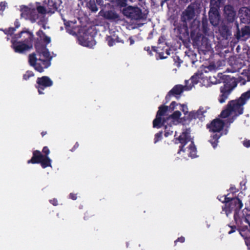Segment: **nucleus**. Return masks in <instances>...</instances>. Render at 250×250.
Masks as SVG:
<instances>
[{
	"label": "nucleus",
	"mask_w": 250,
	"mask_h": 250,
	"mask_svg": "<svg viewBox=\"0 0 250 250\" xmlns=\"http://www.w3.org/2000/svg\"><path fill=\"white\" fill-rule=\"evenodd\" d=\"M106 41L107 42V44L109 46H113L115 43V40L111 36H107L106 38Z\"/></svg>",
	"instance_id": "nucleus-42"
},
{
	"label": "nucleus",
	"mask_w": 250,
	"mask_h": 250,
	"mask_svg": "<svg viewBox=\"0 0 250 250\" xmlns=\"http://www.w3.org/2000/svg\"><path fill=\"white\" fill-rule=\"evenodd\" d=\"M173 59L175 65L178 67H179L181 64L183 62V61L178 56H176Z\"/></svg>",
	"instance_id": "nucleus-46"
},
{
	"label": "nucleus",
	"mask_w": 250,
	"mask_h": 250,
	"mask_svg": "<svg viewBox=\"0 0 250 250\" xmlns=\"http://www.w3.org/2000/svg\"><path fill=\"white\" fill-rule=\"evenodd\" d=\"M63 20L66 31L70 34L73 35L75 34V29L76 28L75 24L76 23V21H67L65 19H63Z\"/></svg>",
	"instance_id": "nucleus-27"
},
{
	"label": "nucleus",
	"mask_w": 250,
	"mask_h": 250,
	"mask_svg": "<svg viewBox=\"0 0 250 250\" xmlns=\"http://www.w3.org/2000/svg\"><path fill=\"white\" fill-rule=\"evenodd\" d=\"M34 76V73L31 71H27L23 76V79L28 80L30 78Z\"/></svg>",
	"instance_id": "nucleus-43"
},
{
	"label": "nucleus",
	"mask_w": 250,
	"mask_h": 250,
	"mask_svg": "<svg viewBox=\"0 0 250 250\" xmlns=\"http://www.w3.org/2000/svg\"><path fill=\"white\" fill-rule=\"evenodd\" d=\"M228 226L230 228V230L228 231L229 234L235 232L237 230L238 231V227L236 224L235 225H228Z\"/></svg>",
	"instance_id": "nucleus-45"
},
{
	"label": "nucleus",
	"mask_w": 250,
	"mask_h": 250,
	"mask_svg": "<svg viewBox=\"0 0 250 250\" xmlns=\"http://www.w3.org/2000/svg\"><path fill=\"white\" fill-rule=\"evenodd\" d=\"M222 136V133L219 134H215L213 135H211L210 137V139L209 140V142L211 144L212 147L215 148L217 146L218 143L219 142L218 140Z\"/></svg>",
	"instance_id": "nucleus-29"
},
{
	"label": "nucleus",
	"mask_w": 250,
	"mask_h": 250,
	"mask_svg": "<svg viewBox=\"0 0 250 250\" xmlns=\"http://www.w3.org/2000/svg\"><path fill=\"white\" fill-rule=\"evenodd\" d=\"M62 3L61 0H48L46 5L47 13H54L58 11Z\"/></svg>",
	"instance_id": "nucleus-21"
},
{
	"label": "nucleus",
	"mask_w": 250,
	"mask_h": 250,
	"mask_svg": "<svg viewBox=\"0 0 250 250\" xmlns=\"http://www.w3.org/2000/svg\"><path fill=\"white\" fill-rule=\"evenodd\" d=\"M177 105H179V104H177L175 101L172 102L170 104V105L168 106L169 110H170L171 111L174 110Z\"/></svg>",
	"instance_id": "nucleus-50"
},
{
	"label": "nucleus",
	"mask_w": 250,
	"mask_h": 250,
	"mask_svg": "<svg viewBox=\"0 0 250 250\" xmlns=\"http://www.w3.org/2000/svg\"><path fill=\"white\" fill-rule=\"evenodd\" d=\"M0 30L2 31L5 35L11 36L15 32V28L9 27L5 29H0Z\"/></svg>",
	"instance_id": "nucleus-40"
},
{
	"label": "nucleus",
	"mask_w": 250,
	"mask_h": 250,
	"mask_svg": "<svg viewBox=\"0 0 250 250\" xmlns=\"http://www.w3.org/2000/svg\"><path fill=\"white\" fill-rule=\"evenodd\" d=\"M16 39H18L22 38L21 41L32 49L34 45L35 37L32 32L29 29L24 28L22 31L15 34Z\"/></svg>",
	"instance_id": "nucleus-8"
},
{
	"label": "nucleus",
	"mask_w": 250,
	"mask_h": 250,
	"mask_svg": "<svg viewBox=\"0 0 250 250\" xmlns=\"http://www.w3.org/2000/svg\"><path fill=\"white\" fill-rule=\"evenodd\" d=\"M47 22L44 18L41 19L38 22V25L41 26L45 30L47 28H49V27H47L46 24Z\"/></svg>",
	"instance_id": "nucleus-41"
},
{
	"label": "nucleus",
	"mask_w": 250,
	"mask_h": 250,
	"mask_svg": "<svg viewBox=\"0 0 250 250\" xmlns=\"http://www.w3.org/2000/svg\"><path fill=\"white\" fill-rule=\"evenodd\" d=\"M185 241V238L183 236H181L180 237H178L175 241L174 244L175 245L177 244V243L179 242L180 243H184Z\"/></svg>",
	"instance_id": "nucleus-53"
},
{
	"label": "nucleus",
	"mask_w": 250,
	"mask_h": 250,
	"mask_svg": "<svg viewBox=\"0 0 250 250\" xmlns=\"http://www.w3.org/2000/svg\"><path fill=\"white\" fill-rule=\"evenodd\" d=\"M37 85L36 88L38 89L39 94H43V91L45 88L53 85V82L48 76H44L42 77H38L36 81Z\"/></svg>",
	"instance_id": "nucleus-10"
},
{
	"label": "nucleus",
	"mask_w": 250,
	"mask_h": 250,
	"mask_svg": "<svg viewBox=\"0 0 250 250\" xmlns=\"http://www.w3.org/2000/svg\"><path fill=\"white\" fill-rule=\"evenodd\" d=\"M237 82L234 81L231 83H225L223 85L220 86V94L218 98V101L220 104L225 102L234 88L237 86Z\"/></svg>",
	"instance_id": "nucleus-6"
},
{
	"label": "nucleus",
	"mask_w": 250,
	"mask_h": 250,
	"mask_svg": "<svg viewBox=\"0 0 250 250\" xmlns=\"http://www.w3.org/2000/svg\"><path fill=\"white\" fill-rule=\"evenodd\" d=\"M188 151H189V154L188 156L192 158H195L196 155V148L194 144V143L193 141H191V144L189 145V146L188 147Z\"/></svg>",
	"instance_id": "nucleus-32"
},
{
	"label": "nucleus",
	"mask_w": 250,
	"mask_h": 250,
	"mask_svg": "<svg viewBox=\"0 0 250 250\" xmlns=\"http://www.w3.org/2000/svg\"><path fill=\"white\" fill-rule=\"evenodd\" d=\"M86 6L91 12L95 13L98 10V8L94 0H90L87 2Z\"/></svg>",
	"instance_id": "nucleus-35"
},
{
	"label": "nucleus",
	"mask_w": 250,
	"mask_h": 250,
	"mask_svg": "<svg viewBox=\"0 0 250 250\" xmlns=\"http://www.w3.org/2000/svg\"><path fill=\"white\" fill-rule=\"evenodd\" d=\"M12 47L16 53L23 54L31 50L27 45L24 44L21 41H17L15 35L11 41Z\"/></svg>",
	"instance_id": "nucleus-14"
},
{
	"label": "nucleus",
	"mask_w": 250,
	"mask_h": 250,
	"mask_svg": "<svg viewBox=\"0 0 250 250\" xmlns=\"http://www.w3.org/2000/svg\"><path fill=\"white\" fill-rule=\"evenodd\" d=\"M250 226V221L238 227L239 234L244 239L245 243L249 250H250V230L249 229Z\"/></svg>",
	"instance_id": "nucleus-11"
},
{
	"label": "nucleus",
	"mask_w": 250,
	"mask_h": 250,
	"mask_svg": "<svg viewBox=\"0 0 250 250\" xmlns=\"http://www.w3.org/2000/svg\"><path fill=\"white\" fill-rule=\"evenodd\" d=\"M69 198L73 200H76L77 199V194L74 193H70L69 195Z\"/></svg>",
	"instance_id": "nucleus-54"
},
{
	"label": "nucleus",
	"mask_w": 250,
	"mask_h": 250,
	"mask_svg": "<svg viewBox=\"0 0 250 250\" xmlns=\"http://www.w3.org/2000/svg\"><path fill=\"white\" fill-rule=\"evenodd\" d=\"M36 5H34V8L36 9L37 13L41 14L42 15L45 14L47 13V8L40 5V3L39 2H36Z\"/></svg>",
	"instance_id": "nucleus-33"
},
{
	"label": "nucleus",
	"mask_w": 250,
	"mask_h": 250,
	"mask_svg": "<svg viewBox=\"0 0 250 250\" xmlns=\"http://www.w3.org/2000/svg\"><path fill=\"white\" fill-rule=\"evenodd\" d=\"M15 27H13V28H15V31L17 28H18L20 26V23L18 19H16L14 22Z\"/></svg>",
	"instance_id": "nucleus-57"
},
{
	"label": "nucleus",
	"mask_w": 250,
	"mask_h": 250,
	"mask_svg": "<svg viewBox=\"0 0 250 250\" xmlns=\"http://www.w3.org/2000/svg\"><path fill=\"white\" fill-rule=\"evenodd\" d=\"M229 191L232 193H235L238 191V189H237L234 186L231 185L229 188Z\"/></svg>",
	"instance_id": "nucleus-56"
},
{
	"label": "nucleus",
	"mask_w": 250,
	"mask_h": 250,
	"mask_svg": "<svg viewBox=\"0 0 250 250\" xmlns=\"http://www.w3.org/2000/svg\"><path fill=\"white\" fill-rule=\"evenodd\" d=\"M181 116L180 111L177 110L174 111L171 115L167 117V122L171 119L178 120Z\"/></svg>",
	"instance_id": "nucleus-39"
},
{
	"label": "nucleus",
	"mask_w": 250,
	"mask_h": 250,
	"mask_svg": "<svg viewBox=\"0 0 250 250\" xmlns=\"http://www.w3.org/2000/svg\"><path fill=\"white\" fill-rule=\"evenodd\" d=\"M117 4L121 7H125L126 6V0H116Z\"/></svg>",
	"instance_id": "nucleus-48"
},
{
	"label": "nucleus",
	"mask_w": 250,
	"mask_h": 250,
	"mask_svg": "<svg viewBox=\"0 0 250 250\" xmlns=\"http://www.w3.org/2000/svg\"><path fill=\"white\" fill-rule=\"evenodd\" d=\"M49 202L55 206H56L58 205V200L56 198H53L51 200H50Z\"/></svg>",
	"instance_id": "nucleus-55"
},
{
	"label": "nucleus",
	"mask_w": 250,
	"mask_h": 250,
	"mask_svg": "<svg viewBox=\"0 0 250 250\" xmlns=\"http://www.w3.org/2000/svg\"><path fill=\"white\" fill-rule=\"evenodd\" d=\"M191 81V83L189 85H188V87H189L188 89L191 88L192 86H193L195 84H196L198 83L199 81V75L198 73H195L193 76H191L189 81Z\"/></svg>",
	"instance_id": "nucleus-36"
},
{
	"label": "nucleus",
	"mask_w": 250,
	"mask_h": 250,
	"mask_svg": "<svg viewBox=\"0 0 250 250\" xmlns=\"http://www.w3.org/2000/svg\"><path fill=\"white\" fill-rule=\"evenodd\" d=\"M172 124H173V123H171V122L168 124L167 122V123L163 125V126H164L165 127V131L164 135L166 137H167L168 136L172 134L173 132V131L171 129Z\"/></svg>",
	"instance_id": "nucleus-34"
},
{
	"label": "nucleus",
	"mask_w": 250,
	"mask_h": 250,
	"mask_svg": "<svg viewBox=\"0 0 250 250\" xmlns=\"http://www.w3.org/2000/svg\"><path fill=\"white\" fill-rule=\"evenodd\" d=\"M208 17L210 22L212 25L216 26L219 24L221 18L219 10L209 9Z\"/></svg>",
	"instance_id": "nucleus-22"
},
{
	"label": "nucleus",
	"mask_w": 250,
	"mask_h": 250,
	"mask_svg": "<svg viewBox=\"0 0 250 250\" xmlns=\"http://www.w3.org/2000/svg\"><path fill=\"white\" fill-rule=\"evenodd\" d=\"M168 110L169 107L167 105H161L158 107L156 118L153 121V127L154 128H159L163 126V125L167 123V117L162 118V117L166 115Z\"/></svg>",
	"instance_id": "nucleus-7"
},
{
	"label": "nucleus",
	"mask_w": 250,
	"mask_h": 250,
	"mask_svg": "<svg viewBox=\"0 0 250 250\" xmlns=\"http://www.w3.org/2000/svg\"><path fill=\"white\" fill-rule=\"evenodd\" d=\"M79 146V144L78 142H76L72 149H70V151L72 152L74 151L77 148H78Z\"/></svg>",
	"instance_id": "nucleus-59"
},
{
	"label": "nucleus",
	"mask_w": 250,
	"mask_h": 250,
	"mask_svg": "<svg viewBox=\"0 0 250 250\" xmlns=\"http://www.w3.org/2000/svg\"><path fill=\"white\" fill-rule=\"evenodd\" d=\"M231 26L229 23L221 24L219 27V33L223 40H228L231 38Z\"/></svg>",
	"instance_id": "nucleus-18"
},
{
	"label": "nucleus",
	"mask_w": 250,
	"mask_h": 250,
	"mask_svg": "<svg viewBox=\"0 0 250 250\" xmlns=\"http://www.w3.org/2000/svg\"><path fill=\"white\" fill-rule=\"evenodd\" d=\"M243 145L246 147H250V140H246L243 141Z\"/></svg>",
	"instance_id": "nucleus-58"
},
{
	"label": "nucleus",
	"mask_w": 250,
	"mask_h": 250,
	"mask_svg": "<svg viewBox=\"0 0 250 250\" xmlns=\"http://www.w3.org/2000/svg\"><path fill=\"white\" fill-rule=\"evenodd\" d=\"M203 51L207 52L210 50L211 48V44L208 39L204 36L200 42L199 45H197Z\"/></svg>",
	"instance_id": "nucleus-25"
},
{
	"label": "nucleus",
	"mask_w": 250,
	"mask_h": 250,
	"mask_svg": "<svg viewBox=\"0 0 250 250\" xmlns=\"http://www.w3.org/2000/svg\"><path fill=\"white\" fill-rule=\"evenodd\" d=\"M250 99V90L242 93L241 96L235 100L229 101L226 105V108L223 110L220 114L222 118H226L233 113L234 115L229 118L226 122L230 125L232 123L238 116L242 114L244 112V105L247 101Z\"/></svg>",
	"instance_id": "nucleus-3"
},
{
	"label": "nucleus",
	"mask_w": 250,
	"mask_h": 250,
	"mask_svg": "<svg viewBox=\"0 0 250 250\" xmlns=\"http://www.w3.org/2000/svg\"><path fill=\"white\" fill-rule=\"evenodd\" d=\"M198 112L197 111H192L188 113L187 119L189 121H191L192 120H195L197 119H199V116L198 115Z\"/></svg>",
	"instance_id": "nucleus-38"
},
{
	"label": "nucleus",
	"mask_w": 250,
	"mask_h": 250,
	"mask_svg": "<svg viewBox=\"0 0 250 250\" xmlns=\"http://www.w3.org/2000/svg\"><path fill=\"white\" fill-rule=\"evenodd\" d=\"M229 195L223 196L224 200L222 201L225 203V205L222 206V210L225 211L227 216L234 211L233 219L238 227L250 222V215L246 212H244V210H241L243 207L242 200L237 197H229Z\"/></svg>",
	"instance_id": "nucleus-2"
},
{
	"label": "nucleus",
	"mask_w": 250,
	"mask_h": 250,
	"mask_svg": "<svg viewBox=\"0 0 250 250\" xmlns=\"http://www.w3.org/2000/svg\"><path fill=\"white\" fill-rule=\"evenodd\" d=\"M51 159L48 156H44L40 164L43 168H45L49 167H51Z\"/></svg>",
	"instance_id": "nucleus-31"
},
{
	"label": "nucleus",
	"mask_w": 250,
	"mask_h": 250,
	"mask_svg": "<svg viewBox=\"0 0 250 250\" xmlns=\"http://www.w3.org/2000/svg\"><path fill=\"white\" fill-rule=\"evenodd\" d=\"M162 131H159L155 135V137L154 139V143L155 144L157 143L158 141L161 140V139H162Z\"/></svg>",
	"instance_id": "nucleus-44"
},
{
	"label": "nucleus",
	"mask_w": 250,
	"mask_h": 250,
	"mask_svg": "<svg viewBox=\"0 0 250 250\" xmlns=\"http://www.w3.org/2000/svg\"><path fill=\"white\" fill-rule=\"evenodd\" d=\"M224 16L228 23H232L236 18V12L232 6L225 5L224 9Z\"/></svg>",
	"instance_id": "nucleus-20"
},
{
	"label": "nucleus",
	"mask_w": 250,
	"mask_h": 250,
	"mask_svg": "<svg viewBox=\"0 0 250 250\" xmlns=\"http://www.w3.org/2000/svg\"><path fill=\"white\" fill-rule=\"evenodd\" d=\"M196 7V3L192 2L182 12L181 20L183 23L187 24L188 21H189L194 19L195 16Z\"/></svg>",
	"instance_id": "nucleus-9"
},
{
	"label": "nucleus",
	"mask_w": 250,
	"mask_h": 250,
	"mask_svg": "<svg viewBox=\"0 0 250 250\" xmlns=\"http://www.w3.org/2000/svg\"><path fill=\"white\" fill-rule=\"evenodd\" d=\"M99 15L103 17L104 19L108 20L111 22H117L120 20V16L114 10L104 11L101 10Z\"/></svg>",
	"instance_id": "nucleus-17"
},
{
	"label": "nucleus",
	"mask_w": 250,
	"mask_h": 250,
	"mask_svg": "<svg viewBox=\"0 0 250 250\" xmlns=\"http://www.w3.org/2000/svg\"><path fill=\"white\" fill-rule=\"evenodd\" d=\"M144 50L148 52V54L149 55H152V52H151V51L150 50V48L149 46L145 47H144Z\"/></svg>",
	"instance_id": "nucleus-60"
},
{
	"label": "nucleus",
	"mask_w": 250,
	"mask_h": 250,
	"mask_svg": "<svg viewBox=\"0 0 250 250\" xmlns=\"http://www.w3.org/2000/svg\"><path fill=\"white\" fill-rule=\"evenodd\" d=\"M93 216H94V214L92 211H86L84 214L83 218L85 220H86Z\"/></svg>",
	"instance_id": "nucleus-49"
},
{
	"label": "nucleus",
	"mask_w": 250,
	"mask_h": 250,
	"mask_svg": "<svg viewBox=\"0 0 250 250\" xmlns=\"http://www.w3.org/2000/svg\"><path fill=\"white\" fill-rule=\"evenodd\" d=\"M42 152L43 153V155L44 156H48V155L50 153V150L48 148V147L47 146H44L43 147V149L42 150Z\"/></svg>",
	"instance_id": "nucleus-52"
},
{
	"label": "nucleus",
	"mask_w": 250,
	"mask_h": 250,
	"mask_svg": "<svg viewBox=\"0 0 250 250\" xmlns=\"http://www.w3.org/2000/svg\"><path fill=\"white\" fill-rule=\"evenodd\" d=\"M159 57L160 59H164L167 58V57H164V53L163 52H160L159 53Z\"/></svg>",
	"instance_id": "nucleus-63"
},
{
	"label": "nucleus",
	"mask_w": 250,
	"mask_h": 250,
	"mask_svg": "<svg viewBox=\"0 0 250 250\" xmlns=\"http://www.w3.org/2000/svg\"><path fill=\"white\" fill-rule=\"evenodd\" d=\"M115 42H121L122 43H124V42L123 40H121L120 38H119L118 37H117L116 39H115Z\"/></svg>",
	"instance_id": "nucleus-62"
},
{
	"label": "nucleus",
	"mask_w": 250,
	"mask_h": 250,
	"mask_svg": "<svg viewBox=\"0 0 250 250\" xmlns=\"http://www.w3.org/2000/svg\"><path fill=\"white\" fill-rule=\"evenodd\" d=\"M201 29L205 36H209L210 29L208 27V20L206 17L202 18Z\"/></svg>",
	"instance_id": "nucleus-28"
},
{
	"label": "nucleus",
	"mask_w": 250,
	"mask_h": 250,
	"mask_svg": "<svg viewBox=\"0 0 250 250\" xmlns=\"http://www.w3.org/2000/svg\"><path fill=\"white\" fill-rule=\"evenodd\" d=\"M128 41L129 42V44H130V45H131L133 44L134 43V42H135V41H134V39H133V37H131H131H130L128 38Z\"/></svg>",
	"instance_id": "nucleus-61"
},
{
	"label": "nucleus",
	"mask_w": 250,
	"mask_h": 250,
	"mask_svg": "<svg viewBox=\"0 0 250 250\" xmlns=\"http://www.w3.org/2000/svg\"><path fill=\"white\" fill-rule=\"evenodd\" d=\"M96 2L99 5H104L103 0H96Z\"/></svg>",
	"instance_id": "nucleus-64"
},
{
	"label": "nucleus",
	"mask_w": 250,
	"mask_h": 250,
	"mask_svg": "<svg viewBox=\"0 0 250 250\" xmlns=\"http://www.w3.org/2000/svg\"><path fill=\"white\" fill-rule=\"evenodd\" d=\"M240 19L242 22L249 23L250 22V9L243 7L240 10Z\"/></svg>",
	"instance_id": "nucleus-26"
},
{
	"label": "nucleus",
	"mask_w": 250,
	"mask_h": 250,
	"mask_svg": "<svg viewBox=\"0 0 250 250\" xmlns=\"http://www.w3.org/2000/svg\"><path fill=\"white\" fill-rule=\"evenodd\" d=\"M225 122L220 119H215L210 124L207 125V128L210 132H219L225 126Z\"/></svg>",
	"instance_id": "nucleus-16"
},
{
	"label": "nucleus",
	"mask_w": 250,
	"mask_h": 250,
	"mask_svg": "<svg viewBox=\"0 0 250 250\" xmlns=\"http://www.w3.org/2000/svg\"><path fill=\"white\" fill-rule=\"evenodd\" d=\"M44 155L42 152L38 150H36L33 151L32 157L31 159L28 160V164H40L42 159L43 158Z\"/></svg>",
	"instance_id": "nucleus-24"
},
{
	"label": "nucleus",
	"mask_w": 250,
	"mask_h": 250,
	"mask_svg": "<svg viewBox=\"0 0 250 250\" xmlns=\"http://www.w3.org/2000/svg\"><path fill=\"white\" fill-rule=\"evenodd\" d=\"M222 0H210V9L219 10L222 3Z\"/></svg>",
	"instance_id": "nucleus-30"
},
{
	"label": "nucleus",
	"mask_w": 250,
	"mask_h": 250,
	"mask_svg": "<svg viewBox=\"0 0 250 250\" xmlns=\"http://www.w3.org/2000/svg\"><path fill=\"white\" fill-rule=\"evenodd\" d=\"M207 112V107H203L202 106H200L199 108L197 110L198 115L199 116V120L203 121V120L205 118L204 114Z\"/></svg>",
	"instance_id": "nucleus-37"
},
{
	"label": "nucleus",
	"mask_w": 250,
	"mask_h": 250,
	"mask_svg": "<svg viewBox=\"0 0 250 250\" xmlns=\"http://www.w3.org/2000/svg\"><path fill=\"white\" fill-rule=\"evenodd\" d=\"M235 25L236 27L237 32L235 35L237 40L245 41L250 38V26L245 25L240 29L238 23L236 21Z\"/></svg>",
	"instance_id": "nucleus-13"
},
{
	"label": "nucleus",
	"mask_w": 250,
	"mask_h": 250,
	"mask_svg": "<svg viewBox=\"0 0 250 250\" xmlns=\"http://www.w3.org/2000/svg\"><path fill=\"white\" fill-rule=\"evenodd\" d=\"M203 36L199 31V29L191 30L190 32V39L193 42L194 46H197L200 43Z\"/></svg>",
	"instance_id": "nucleus-23"
},
{
	"label": "nucleus",
	"mask_w": 250,
	"mask_h": 250,
	"mask_svg": "<svg viewBox=\"0 0 250 250\" xmlns=\"http://www.w3.org/2000/svg\"><path fill=\"white\" fill-rule=\"evenodd\" d=\"M36 34L37 37L35 38L34 47L36 53H33L29 55L28 62L36 71L41 73L51 64L52 57L46 48V45L51 42V38L42 29H39Z\"/></svg>",
	"instance_id": "nucleus-1"
},
{
	"label": "nucleus",
	"mask_w": 250,
	"mask_h": 250,
	"mask_svg": "<svg viewBox=\"0 0 250 250\" xmlns=\"http://www.w3.org/2000/svg\"><path fill=\"white\" fill-rule=\"evenodd\" d=\"M20 11L21 17L26 20H29L32 23L36 22L39 18V15L34 8V5L33 4L22 5L21 7Z\"/></svg>",
	"instance_id": "nucleus-4"
},
{
	"label": "nucleus",
	"mask_w": 250,
	"mask_h": 250,
	"mask_svg": "<svg viewBox=\"0 0 250 250\" xmlns=\"http://www.w3.org/2000/svg\"><path fill=\"white\" fill-rule=\"evenodd\" d=\"M179 106H180V109L185 115H186L188 113V107L187 104H179Z\"/></svg>",
	"instance_id": "nucleus-47"
},
{
	"label": "nucleus",
	"mask_w": 250,
	"mask_h": 250,
	"mask_svg": "<svg viewBox=\"0 0 250 250\" xmlns=\"http://www.w3.org/2000/svg\"><path fill=\"white\" fill-rule=\"evenodd\" d=\"M7 3L5 1H1L0 3V13H2L5 10Z\"/></svg>",
	"instance_id": "nucleus-51"
},
{
	"label": "nucleus",
	"mask_w": 250,
	"mask_h": 250,
	"mask_svg": "<svg viewBox=\"0 0 250 250\" xmlns=\"http://www.w3.org/2000/svg\"><path fill=\"white\" fill-rule=\"evenodd\" d=\"M190 129L187 128L183 131L182 134L176 139L181 144L177 152L178 154H180L181 151L183 152H185L186 149L184 148V146L190 141Z\"/></svg>",
	"instance_id": "nucleus-12"
},
{
	"label": "nucleus",
	"mask_w": 250,
	"mask_h": 250,
	"mask_svg": "<svg viewBox=\"0 0 250 250\" xmlns=\"http://www.w3.org/2000/svg\"><path fill=\"white\" fill-rule=\"evenodd\" d=\"M188 83L189 80H186L185 86L181 84L175 85L167 94L165 97L166 103H168L170 100L171 96L176 97L177 95H180L184 91L185 88L188 86Z\"/></svg>",
	"instance_id": "nucleus-15"
},
{
	"label": "nucleus",
	"mask_w": 250,
	"mask_h": 250,
	"mask_svg": "<svg viewBox=\"0 0 250 250\" xmlns=\"http://www.w3.org/2000/svg\"><path fill=\"white\" fill-rule=\"evenodd\" d=\"M79 41L82 45L90 48H92L96 44V42L93 37L89 36L86 33H84L83 35L80 36L79 37Z\"/></svg>",
	"instance_id": "nucleus-19"
},
{
	"label": "nucleus",
	"mask_w": 250,
	"mask_h": 250,
	"mask_svg": "<svg viewBox=\"0 0 250 250\" xmlns=\"http://www.w3.org/2000/svg\"><path fill=\"white\" fill-rule=\"evenodd\" d=\"M123 13L126 17L135 21L145 19L146 16L137 6H128L123 10Z\"/></svg>",
	"instance_id": "nucleus-5"
}]
</instances>
